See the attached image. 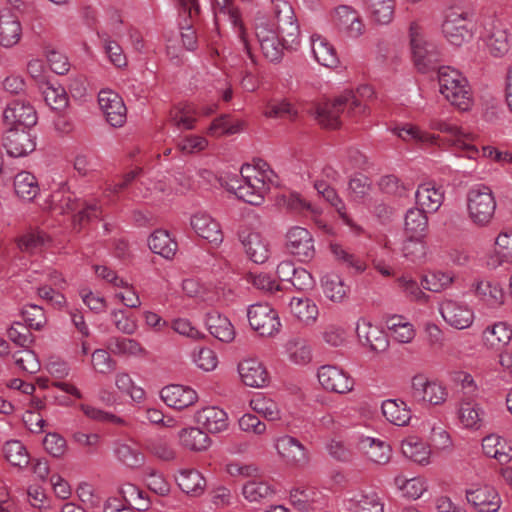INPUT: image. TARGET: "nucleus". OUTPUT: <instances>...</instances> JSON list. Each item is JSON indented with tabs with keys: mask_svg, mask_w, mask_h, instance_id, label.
<instances>
[{
	"mask_svg": "<svg viewBox=\"0 0 512 512\" xmlns=\"http://www.w3.org/2000/svg\"><path fill=\"white\" fill-rule=\"evenodd\" d=\"M255 35L264 57L279 62L285 50H294L300 43V29L291 4L284 0L273 3L272 17H258Z\"/></svg>",
	"mask_w": 512,
	"mask_h": 512,
	"instance_id": "nucleus-1",
	"label": "nucleus"
},
{
	"mask_svg": "<svg viewBox=\"0 0 512 512\" xmlns=\"http://www.w3.org/2000/svg\"><path fill=\"white\" fill-rule=\"evenodd\" d=\"M370 91L368 86L358 89L357 92L346 90L332 101L317 104L313 115L321 126L332 129L337 128L341 125V115L355 118L365 114L367 106L359 98L358 94Z\"/></svg>",
	"mask_w": 512,
	"mask_h": 512,
	"instance_id": "nucleus-2",
	"label": "nucleus"
},
{
	"mask_svg": "<svg viewBox=\"0 0 512 512\" xmlns=\"http://www.w3.org/2000/svg\"><path fill=\"white\" fill-rule=\"evenodd\" d=\"M429 126L433 130L448 135L445 140H443V143L449 145L458 156L477 159L482 155L483 157L494 160L501 156V151L490 146L483 147L482 151H480L475 144L474 134L466 131L454 122L433 119L430 121Z\"/></svg>",
	"mask_w": 512,
	"mask_h": 512,
	"instance_id": "nucleus-3",
	"label": "nucleus"
},
{
	"mask_svg": "<svg viewBox=\"0 0 512 512\" xmlns=\"http://www.w3.org/2000/svg\"><path fill=\"white\" fill-rule=\"evenodd\" d=\"M265 172L256 166L245 164L241 167L240 176H229L225 181L227 191L251 205L263 203L269 184Z\"/></svg>",
	"mask_w": 512,
	"mask_h": 512,
	"instance_id": "nucleus-4",
	"label": "nucleus"
},
{
	"mask_svg": "<svg viewBox=\"0 0 512 512\" xmlns=\"http://www.w3.org/2000/svg\"><path fill=\"white\" fill-rule=\"evenodd\" d=\"M439 91L443 97L461 111L473 105L471 86L467 78L457 69L441 66L438 70Z\"/></svg>",
	"mask_w": 512,
	"mask_h": 512,
	"instance_id": "nucleus-5",
	"label": "nucleus"
},
{
	"mask_svg": "<svg viewBox=\"0 0 512 512\" xmlns=\"http://www.w3.org/2000/svg\"><path fill=\"white\" fill-rule=\"evenodd\" d=\"M468 219L477 227H487L493 220L497 203L492 189L485 184L472 186L466 194Z\"/></svg>",
	"mask_w": 512,
	"mask_h": 512,
	"instance_id": "nucleus-6",
	"label": "nucleus"
},
{
	"mask_svg": "<svg viewBox=\"0 0 512 512\" xmlns=\"http://www.w3.org/2000/svg\"><path fill=\"white\" fill-rule=\"evenodd\" d=\"M49 207L58 214H68L82 207L73 217L74 225L79 226H82L85 221L97 219L101 215V208L97 203H80L74 193L65 188L58 189L51 194Z\"/></svg>",
	"mask_w": 512,
	"mask_h": 512,
	"instance_id": "nucleus-7",
	"label": "nucleus"
},
{
	"mask_svg": "<svg viewBox=\"0 0 512 512\" xmlns=\"http://www.w3.org/2000/svg\"><path fill=\"white\" fill-rule=\"evenodd\" d=\"M409 38L417 69L423 73L427 72L439 60L440 52L437 46L427 41L423 27L416 21L409 26Z\"/></svg>",
	"mask_w": 512,
	"mask_h": 512,
	"instance_id": "nucleus-8",
	"label": "nucleus"
},
{
	"mask_svg": "<svg viewBox=\"0 0 512 512\" xmlns=\"http://www.w3.org/2000/svg\"><path fill=\"white\" fill-rule=\"evenodd\" d=\"M441 31L444 38L454 46H462L470 41L474 34V25L470 14L464 11L450 10L445 14Z\"/></svg>",
	"mask_w": 512,
	"mask_h": 512,
	"instance_id": "nucleus-9",
	"label": "nucleus"
},
{
	"mask_svg": "<svg viewBox=\"0 0 512 512\" xmlns=\"http://www.w3.org/2000/svg\"><path fill=\"white\" fill-rule=\"evenodd\" d=\"M409 393L414 402L433 406L442 405L448 397L444 385L436 380L429 379L424 374L413 376Z\"/></svg>",
	"mask_w": 512,
	"mask_h": 512,
	"instance_id": "nucleus-10",
	"label": "nucleus"
},
{
	"mask_svg": "<svg viewBox=\"0 0 512 512\" xmlns=\"http://www.w3.org/2000/svg\"><path fill=\"white\" fill-rule=\"evenodd\" d=\"M284 247L288 254L301 262H309L315 256L314 238L311 232L301 226H291L284 235Z\"/></svg>",
	"mask_w": 512,
	"mask_h": 512,
	"instance_id": "nucleus-11",
	"label": "nucleus"
},
{
	"mask_svg": "<svg viewBox=\"0 0 512 512\" xmlns=\"http://www.w3.org/2000/svg\"><path fill=\"white\" fill-rule=\"evenodd\" d=\"M443 320L455 329L469 328L475 319L474 311L465 301L445 298L439 304Z\"/></svg>",
	"mask_w": 512,
	"mask_h": 512,
	"instance_id": "nucleus-12",
	"label": "nucleus"
},
{
	"mask_svg": "<svg viewBox=\"0 0 512 512\" xmlns=\"http://www.w3.org/2000/svg\"><path fill=\"white\" fill-rule=\"evenodd\" d=\"M247 317L251 328L261 336H273L281 327L277 312L266 303L249 306Z\"/></svg>",
	"mask_w": 512,
	"mask_h": 512,
	"instance_id": "nucleus-13",
	"label": "nucleus"
},
{
	"mask_svg": "<svg viewBox=\"0 0 512 512\" xmlns=\"http://www.w3.org/2000/svg\"><path fill=\"white\" fill-rule=\"evenodd\" d=\"M213 10L216 22L220 21L222 18H226L236 29L244 51L249 56L251 63L255 65L256 60L252 55L250 44L242 25L241 13L238 7L235 5L234 0H214Z\"/></svg>",
	"mask_w": 512,
	"mask_h": 512,
	"instance_id": "nucleus-14",
	"label": "nucleus"
},
{
	"mask_svg": "<svg viewBox=\"0 0 512 512\" xmlns=\"http://www.w3.org/2000/svg\"><path fill=\"white\" fill-rule=\"evenodd\" d=\"M238 237L247 256L255 263H265L270 257L269 242L252 228L243 225L238 231Z\"/></svg>",
	"mask_w": 512,
	"mask_h": 512,
	"instance_id": "nucleus-15",
	"label": "nucleus"
},
{
	"mask_svg": "<svg viewBox=\"0 0 512 512\" xmlns=\"http://www.w3.org/2000/svg\"><path fill=\"white\" fill-rule=\"evenodd\" d=\"M143 501V492L136 486L128 484L121 489V497H110L104 505V512H135L146 510L148 503Z\"/></svg>",
	"mask_w": 512,
	"mask_h": 512,
	"instance_id": "nucleus-16",
	"label": "nucleus"
},
{
	"mask_svg": "<svg viewBox=\"0 0 512 512\" xmlns=\"http://www.w3.org/2000/svg\"><path fill=\"white\" fill-rule=\"evenodd\" d=\"M481 39L494 57H502L510 50L508 30L498 21L491 20L485 25Z\"/></svg>",
	"mask_w": 512,
	"mask_h": 512,
	"instance_id": "nucleus-17",
	"label": "nucleus"
},
{
	"mask_svg": "<svg viewBox=\"0 0 512 512\" xmlns=\"http://www.w3.org/2000/svg\"><path fill=\"white\" fill-rule=\"evenodd\" d=\"M317 377L321 386L331 392L345 394L354 387V380L344 370L334 365L321 366Z\"/></svg>",
	"mask_w": 512,
	"mask_h": 512,
	"instance_id": "nucleus-18",
	"label": "nucleus"
},
{
	"mask_svg": "<svg viewBox=\"0 0 512 512\" xmlns=\"http://www.w3.org/2000/svg\"><path fill=\"white\" fill-rule=\"evenodd\" d=\"M98 103L111 126H123L126 122L127 109L122 98L116 92L101 90L98 95Z\"/></svg>",
	"mask_w": 512,
	"mask_h": 512,
	"instance_id": "nucleus-19",
	"label": "nucleus"
},
{
	"mask_svg": "<svg viewBox=\"0 0 512 512\" xmlns=\"http://www.w3.org/2000/svg\"><path fill=\"white\" fill-rule=\"evenodd\" d=\"M3 121L9 128L31 127L37 122L36 111L24 100L11 101L3 111Z\"/></svg>",
	"mask_w": 512,
	"mask_h": 512,
	"instance_id": "nucleus-20",
	"label": "nucleus"
},
{
	"mask_svg": "<svg viewBox=\"0 0 512 512\" xmlns=\"http://www.w3.org/2000/svg\"><path fill=\"white\" fill-rule=\"evenodd\" d=\"M332 20L334 25L347 36L359 38L365 31V25L359 13L347 5H340L334 9Z\"/></svg>",
	"mask_w": 512,
	"mask_h": 512,
	"instance_id": "nucleus-21",
	"label": "nucleus"
},
{
	"mask_svg": "<svg viewBox=\"0 0 512 512\" xmlns=\"http://www.w3.org/2000/svg\"><path fill=\"white\" fill-rule=\"evenodd\" d=\"M3 146L11 157H24L36 148L34 137L25 129L9 128L3 136Z\"/></svg>",
	"mask_w": 512,
	"mask_h": 512,
	"instance_id": "nucleus-22",
	"label": "nucleus"
},
{
	"mask_svg": "<svg viewBox=\"0 0 512 512\" xmlns=\"http://www.w3.org/2000/svg\"><path fill=\"white\" fill-rule=\"evenodd\" d=\"M466 498L478 512H497L501 506L498 492L489 485L472 486L467 489Z\"/></svg>",
	"mask_w": 512,
	"mask_h": 512,
	"instance_id": "nucleus-23",
	"label": "nucleus"
},
{
	"mask_svg": "<svg viewBox=\"0 0 512 512\" xmlns=\"http://www.w3.org/2000/svg\"><path fill=\"white\" fill-rule=\"evenodd\" d=\"M160 397L168 407L175 410H184L198 401V394L193 388L180 384L163 387Z\"/></svg>",
	"mask_w": 512,
	"mask_h": 512,
	"instance_id": "nucleus-24",
	"label": "nucleus"
},
{
	"mask_svg": "<svg viewBox=\"0 0 512 512\" xmlns=\"http://www.w3.org/2000/svg\"><path fill=\"white\" fill-rule=\"evenodd\" d=\"M180 5V13L184 17L189 18L190 22H187V19H184L185 23H180L181 26V40L183 45L187 50H194L197 47V38L195 31L193 29V23L197 19L200 14V5L198 0H178Z\"/></svg>",
	"mask_w": 512,
	"mask_h": 512,
	"instance_id": "nucleus-25",
	"label": "nucleus"
},
{
	"mask_svg": "<svg viewBox=\"0 0 512 512\" xmlns=\"http://www.w3.org/2000/svg\"><path fill=\"white\" fill-rule=\"evenodd\" d=\"M238 373L241 381L252 388H263L269 382V373L266 367L255 358H247L238 364Z\"/></svg>",
	"mask_w": 512,
	"mask_h": 512,
	"instance_id": "nucleus-26",
	"label": "nucleus"
},
{
	"mask_svg": "<svg viewBox=\"0 0 512 512\" xmlns=\"http://www.w3.org/2000/svg\"><path fill=\"white\" fill-rule=\"evenodd\" d=\"M275 448L286 463L293 466H302L308 462L305 447L294 437L283 435L276 439Z\"/></svg>",
	"mask_w": 512,
	"mask_h": 512,
	"instance_id": "nucleus-27",
	"label": "nucleus"
},
{
	"mask_svg": "<svg viewBox=\"0 0 512 512\" xmlns=\"http://www.w3.org/2000/svg\"><path fill=\"white\" fill-rule=\"evenodd\" d=\"M191 227L195 233L213 245H220L223 241V232L220 224L209 214L199 212L191 217Z\"/></svg>",
	"mask_w": 512,
	"mask_h": 512,
	"instance_id": "nucleus-28",
	"label": "nucleus"
},
{
	"mask_svg": "<svg viewBox=\"0 0 512 512\" xmlns=\"http://www.w3.org/2000/svg\"><path fill=\"white\" fill-rule=\"evenodd\" d=\"M445 191L441 185L429 181L418 186L415 192L417 205L427 213L438 211L444 201Z\"/></svg>",
	"mask_w": 512,
	"mask_h": 512,
	"instance_id": "nucleus-29",
	"label": "nucleus"
},
{
	"mask_svg": "<svg viewBox=\"0 0 512 512\" xmlns=\"http://www.w3.org/2000/svg\"><path fill=\"white\" fill-rule=\"evenodd\" d=\"M22 37V25L19 18L9 9L0 11V46L12 48Z\"/></svg>",
	"mask_w": 512,
	"mask_h": 512,
	"instance_id": "nucleus-30",
	"label": "nucleus"
},
{
	"mask_svg": "<svg viewBox=\"0 0 512 512\" xmlns=\"http://www.w3.org/2000/svg\"><path fill=\"white\" fill-rule=\"evenodd\" d=\"M512 339V329L506 322L487 326L481 334L482 344L493 351H502Z\"/></svg>",
	"mask_w": 512,
	"mask_h": 512,
	"instance_id": "nucleus-31",
	"label": "nucleus"
},
{
	"mask_svg": "<svg viewBox=\"0 0 512 512\" xmlns=\"http://www.w3.org/2000/svg\"><path fill=\"white\" fill-rule=\"evenodd\" d=\"M474 296L490 308H497L504 303V293L501 286L488 280H477L472 284Z\"/></svg>",
	"mask_w": 512,
	"mask_h": 512,
	"instance_id": "nucleus-32",
	"label": "nucleus"
},
{
	"mask_svg": "<svg viewBox=\"0 0 512 512\" xmlns=\"http://www.w3.org/2000/svg\"><path fill=\"white\" fill-rule=\"evenodd\" d=\"M310 42L313 56L320 65L328 68L338 66L339 58L336 49L327 38L320 34H312Z\"/></svg>",
	"mask_w": 512,
	"mask_h": 512,
	"instance_id": "nucleus-33",
	"label": "nucleus"
},
{
	"mask_svg": "<svg viewBox=\"0 0 512 512\" xmlns=\"http://www.w3.org/2000/svg\"><path fill=\"white\" fill-rule=\"evenodd\" d=\"M196 421L210 433H219L227 429V413L215 406L205 407L196 414Z\"/></svg>",
	"mask_w": 512,
	"mask_h": 512,
	"instance_id": "nucleus-34",
	"label": "nucleus"
},
{
	"mask_svg": "<svg viewBox=\"0 0 512 512\" xmlns=\"http://www.w3.org/2000/svg\"><path fill=\"white\" fill-rule=\"evenodd\" d=\"M287 359L294 365L304 366L312 360V348L305 338L294 336L285 343Z\"/></svg>",
	"mask_w": 512,
	"mask_h": 512,
	"instance_id": "nucleus-35",
	"label": "nucleus"
},
{
	"mask_svg": "<svg viewBox=\"0 0 512 512\" xmlns=\"http://www.w3.org/2000/svg\"><path fill=\"white\" fill-rule=\"evenodd\" d=\"M482 449L486 456L496 459L500 464L508 463L512 459V448L499 435L490 434L484 437Z\"/></svg>",
	"mask_w": 512,
	"mask_h": 512,
	"instance_id": "nucleus-36",
	"label": "nucleus"
},
{
	"mask_svg": "<svg viewBox=\"0 0 512 512\" xmlns=\"http://www.w3.org/2000/svg\"><path fill=\"white\" fill-rule=\"evenodd\" d=\"M179 444L190 451L201 452L211 445L209 436L198 427L183 428L178 432Z\"/></svg>",
	"mask_w": 512,
	"mask_h": 512,
	"instance_id": "nucleus-37",
	"label": "nucleus"
},
{
	"mask_svg": "<svg viewBox=\"0 0 512 512\" xmlns=\"http://www.w3.org/2000/svg\"><path fill=\"white\" fill-rule=\"evenodd\" d=\"M384 417L396 426H405L411 419V410L401 399H387L381 405Z\"/></svg>",
	"mask_w": 512,
	"mask_h": 512,
	"instance_id": "nucleus-38",
	"label": "nucleus"
},
{
	"mask_svg": "<svg viewBox=\"0 0 512 512\" xmlns=\"http://www.w3.org/2000/svg\"><path fill=\"white\" fill-rule=\"evenodd\" d=\"M148 245L151 251L165 259H172L177 251V242L171 238L166 230H155L148 238Z\"/></svg>",
	"mask_w": 512,
	"mask_h": 512,
	"instance_id": "nucleus-39",
	"label": "nucleus"
},
{
	"mask_svg": "<svg viewBox=\"0 0 512 512\" xmlns=\"http://www.w3.org/2000/svg\"><path fill=\"white\" fill-rule=\"evenodd\" d=\"M350 512H384V504L375 492H358L348 500Z\"/></svg>",
	"mask_w": 512,
	"mask_h": 512,
	"instance_id": "nucleus-40",
	"label": "nucleus"
},
{
	"mask_svg": "<svg viewBox=\"0 0 512 512\" xmlns=\"http://www.w3.org/2000/svg\"><path fill=\"white\" fill-rule=\"evenodd\" d=\"M290 312L305 325L316 322L319 310L313 300L309 298L293 297L289 302Z\"/></svg>",
	"mask_w": 512,
	"mask_h": 512,
	"instance_id": "nucleus-41",
	"label": "nucleus"
},
{
	"mask_svg": "<svg viewBox=\"0 0 512 512\" xmlns=\"http://www.w3.org/2000/svg\"><path fill=\"white\" fill-rule=\"evenodd\" d=\"M179 488L186 494L198 496L204 492L206 481L195 469H184L176 477Z\"/></svg>",
	"mask_w": 512,
	"mask_h": 512,
	"instance_id": "nucleus-42",
	"label": "nucleus"
},
{
	"mask_svg": "<svg viewBox=\"0 0 512 512\" xmlns=\"http://www.w3.org/2000/svg\"><path fill=\"white\" fill-rule=\"evenodd\" d=\"M14 190L19 198L29 202L33 201L40 193V187L36 177L27 171L19 172L15 176Z\"/></svg>",
	"mask_w": 512,
	"mask_h": 512,
	"instance_id": "nucleus-43",
	"label": "nucleus"
},
{
	"mask_svg": "<svg viewBox=\"0 0 512 512\" xmlns=\"http://www.w3.org/2000/svg\"><path fill=\"white\" fill-rule=\"evenodd\" d=\"M484 411L479 404L471 401H461L458 409V418L463 427L478 430L483 423Z\"/></svg>",
	"mask_w": 512,
	"mask_h": 512,
	"instance_id": "nucleus-44",
	"label": "nucleus"
},
{
	"mask_svg": "<svg viewBox=\"0 0 512 512\" xmlns=\"http://www.w3.org/2000/svg\"><path fill=\"white\" fill-rule=\"evenodd\" d=\"M321 286L325 296L332 302L340 303L348 295V286L335 273H327L321 278Z\"/></svg>",
	"mask_w": 512,
	"mask_h": 512,
	"instance_id": "nucleus-45",
	"label": "nucleus"
},
{
	"mask_svg": "<svg viewBox=\"0 0 512 512\" xmlns=\"http://www.w3.org/2000/svg\"><path fill=\"white\" fill-rule=\"evenodd\" d=\"M145 448L152 456L164 462H172L178 456L173 444L162 436L147 439Z\"/></svg>",
	"mask_w": 512,
	"mask_h": 512,
	"instance_id": "nucleus-46",
	"label": "nucleus"
},
{
	"mask_svg": "<svg viewBox=\"0 0 512 512\" xmlns=\"http://www.w3.org/2000/svg\"><path fill=\"white\" fill-rule=\"evenodd\" d=\"M368 459L376 464L384 465L391 458V447L384 441L366 437L361 441Z\"/></svg>",
	"mask_w": 512,
	"mask_h": 512,
	"instance_id": "nucleus-47",
	"label": "nucleus"
},
{
	"mask_svg": "<svg viewBox=\"0 0 512 512\" xmlns=\"http://www.w3.org/2000/svg\"><path fill=\"white\" fill-rule=\"evenodd\" d=\"M206 324L210 334L222 342H231L235 337L234 327L227 317L209 315Z\"/></svg>",
	"mask_w": 512,
	"mask_h": 512,
	"instance_id": "nucleus-48",
	"label": "nucleus"
},
{
	"mask_svg": "<svg viewBox=\"0 0 512 512\" xmlns=\"http://www.w3.org/2000/svg\"><path fill=\"white\" fill-rule=\"evenodd\" d=\"M41 92L46 104L53 110H63L68 105L67 93L61 85L45 82L41 85Z\"/></svg>",
	"mask_w": 512,
	"mask_h": 512,
	"instance_id": "nucleus-49",
	"label": "nucleus"
},
{
	"mask_svg": "<svg viewBox=\"0 0 512 512\" xmlns=\"http://www.w3.org/2000/svg\"><path fill=\"white\" fill-rule=\"evenodd\" d=\"M370 20L376 25H388L395 13V0H382L366 6Z\"/></svg>",
	"mask_w": 512,
	"mask_h": 512,
	"instance_id": "nucleus-50",
	"label": "nucleus"
},
{
	"mask_svg": "<svg viewBox=\"0 0 512 512\" xmlns=\"http://www.w3.org/2000/svg\"><path fill=\"white\" fill-rule=\"evenodd\" d=\"M395 133L404 141H415L425 145H440L439 136L421 130L419 127L407 124L401 128H396Z\"/></svg>",
	"mask_w": 512,
	"mask_h": 512,
	"instance_id": "nucleus-51",
	"label": "nucleus"
},
{
	"mask_svg": "<svg viewBox=\"0 0 512 512\" xmlns=\"http://www.w3.org/2000/svg\"><path fill=\"white\" fill-rule=\"evenodd\" d=\"M108 349L115 355L144 356L146 354L142 345L131 338H111L108 341Z\"/></svg>",
	"mask_w": 512,
	"mask_h": 512,
	"instance_id": "nucleus-52",
	"label": "nucleus"
},
{
	"mask_svg": "<svg viewBox=\"0 0 512 512\" xmlns=\"http://www.w3.org/2000/svg\"><path fill=\"white\" fill-rule=\"evenodd\" d=\"M394 484L401 491L402 496L413 500L420 498L427 489L425 481L420 477L407 479L398 475L394 479Z\"/></svg>",
	"mask_w": 512,
	"mask_h": 512,
	"instance_id": "nucleus-53",
	"label": "nucleus"
},
{
	"mask_svg": "<svg viewBox=\"0 0 512 512\" xmlns=\"http://www.w3.org/2000/svg\"><path fill=\"white\" fill-rule=\"evenodd\" d=\"M330 251L335 259L347 269H352L356 273H362L366 269V264L358 256L350 252L344 246L338 243L330 244Z\"/></svg>",
	"mask_w": 512,
	"mask_h": 512,
	"instance_id": "nucleus-54",
	"label": "nucleus"
},
{
	"mask_svg": "<svg viewBox=\"0 0 512 512\" xmlns=\"http://www.w3.org/2000/svg\"><path fill=\"white\" fill-rule=\"evenodd\" d=\"M401 450L405 457L416 463H428L430 450L425 443L415 437H410L402 441Z\"/></svg>",
	"mask_w": 512,
	"mask_h": 512,
	"instance_id": "nucleus-55",
	"label": "nucleus"
},
{
	"mask_svg": "<svg viewBox=\"0 0 512 512\" xmlns=\"http://www.w3.org/2000/svg\"><path fill=\"white\" fill-rule=\"evenodd\" d=\"M426 213L419 206L417 208H410L407 211L405 215V230L410 236H423L428 225Z\"/></svg>",
	"mask_w": 512,
	"mask_h": 512,
	"instance_id": "nucleus-56",
	"label": "nucleus"
},
{
	"mask_svg": "<svg viewBox=\"0 0 512 512\" xmlns=\"http://www.w3.org/2000/svg\"><path fill=\"white\" fill-rule=\"evenodd\" d=\"M372 190L371 180L363 174H355L348 182V196L357 203L364 202Z\"/></svg>",
	"mask_w": 512,
	"mask_h": 512,
	"instance_id": "nucleus-57",
	"label": "nucleus"
},
{
	"mask_svg": "<svg viewBox=\"0 0 512 512\" xmlns=\"http://www.w3.org/2000/svg\"><path fill=\"white\" fill-rule=\"evenodd\" d=\"M114 453L121 463L130 468H138L145 461V456L139 449L126 443H116Z\"/></svg>",
	"mask_w": 512,
	"mask_h": 512,
	"instance_id": "nucleus-58",
	"label": "nucleus"
},
{
	"mask_svg": "<svg viewBox=\"0 0 512 512\" xmlns=\"http://www.w3.org/2000/svg\"><path fill=\"white\" fill-rule=\"evenodd\" d=\"M6 460L13 466L24 468L29 464L26 447L18 440L7 441L3 448Z\"/></svg>",
	"mask_w": 512,
	"mask_h": 512,
	"instance_id": "nucleus-59",
	"label": "nucleus"
},
{
	"mask_svg": "<svg viewBox=\"0 0 512 512\" xmlns=\"http://www.w3.org/2000/svg\"><path fill=\"white\" fill-rule=\"evenodd\" d=\"M273 493V488L262 480H250L242 488L243 496L250 502H260L268 499Z\"/></svg>",
	"mask_w": 512,
	"mask_h": 512,
	"instance_id": "nucleus-60",
	"label": "nucleus"
},
{
	"mask_svg": "<svg viewBox=\"0 0 512 512\" xmlns=\"http://www.w3.org/2000/svg\"><path fill=\"white\" fill-rule=\"evenodd\" d=\"M251 409L263 416L268 421H276L281 418V411L278 404L263 396H257L250 401Z\"/></svg>",
	"mask_w": 512,
	"mask_h": 512,
	"instance_id": "nucleus-61",
	"label": "nucleus"
},
{
	"mask_svg": "<svg viewBox=\"0 0 512 512\" xmlns=\"http://www.w3.org/2000/svg\"><path fill=\"white\" fill-rule=\"evenodd\" d=\"M453 282V277L445 272L435 271L423 276L421 285L425 290L431 292H441L448 288Z\"/></svg>",
	"mask_w": 512,
	"mask_h": 512,
	"instance_id": "nucleus-62",
	"label": "nucleus"
},
{
	"mask_svg": "<svg viewBox=\"0 0 512 512\" xmlns=\"http://www.w3.org/2000/svg\"><path fill=\"white\" fill-rule=\"evenodd\" d=\"M242 123L240 121L231 122L228 115H222L216 118L208 128L211 136L219 137L222 135H232L240 132Z\"/></svg>",
	"mask_w": 512,
	"mask_h": 512,
	"instance_id": "nucleus-63",
	"label": "nucleus"
},
{
	"mask_svg": "<svg viewBox=\"0 0 512 512\" xmlns=\"http://www.w3.org/2000/svg\"><path fill=\"white\" fill-rule=\"evenodd\" d=\"M316 492L312 488L296 487L290 491L292 505L300 511H309L315 501Z\"/></svg>",
	"mask_w": 512,
	"mask_h": 512,
	"instance_id": "nucleus-64",
	"label": "nucleus"
}]
</instances>
